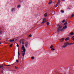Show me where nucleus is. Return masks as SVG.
Returning <instances> with one entry per match:
<instances>
[{
    "mask_svg": "<svg viewBox=\"0 0 74 74\" xmlns=\"http://www.w3.org/2000/svg\"><path fill=\"white\" fill-rule=\"evenodd\" d=\"M60 3V0H58V3Z\"/></svg>",
    "mask_w": 74,
    "mask_h": 74,
    "instance_id": "27",
    "label": "nucleus"
},
{
    "mask_svg": "<svg viewBox=\"0 0 74 74\" xmlns=\"http://www.w3.org/2000/svg\"><path fill=\"white\" fill-rule=\"evenodd\" d=\"M18 57L19 58V55H20V54L19 53V52L18 49Z\"/></svg>",
    "mask_w": 74,
    "mask_h": 74,
    "instance_id": "11",
    "label": "nucleus"
},
{
    "mask_svg": "<svg viewBox=\"0 0 74 74\" xmlns=\"http://www.w3.org/2000/svg\"><path fill=\"white\" fill-rule=\"evenodd\" d=\"M28 44H29L28 43V42H26L25 43V47H26L27 48V46H28Z\"/></svg>",
    "mask_w": 74,
    "mask_h": 74,
    "instance_id": "5",
    "label": "nucleus"
},
{
    "mask_svg": "<svg viewBox=\"0 0 74 74\" xmlns=\"http://www.w3.org/2000/svg\"><path fill=\"white\" fill-rule=\"evenodd\" d=\"M58 4H59V3H57L56 5V8L58 6Z\"/></svg>",
    "mask_w": 74,
    "mask_h": 74,
    "instance_id": "15",
    "label": "nucleus"
},
{
    "mask_svg": "<svg viewBox=\"0 0 74 74\" xmlns=\"http://www.w3.org/2000/svg\"><path fill=\"white\" fill-rule=\"evenodd\" d=\"M0 40H1V39H0Z\"/></svg>",
    "mask_w": 74,
    "mask_h": 74,
    "instance_id": "41",
    "label": "nucleus"
},
{
    "mask_svg": "<svg viewBox=\"0 0 74 74\" xmlns=\"http://www.w3.org/2000/svg\"><path fill=\"white\" fill-rule=\"evenodd\" d=\"M21 7V5H18L17 7V8H19V7Z\"/></svg>",
    "mask_w": 74,
    "mask_h": 74,
    "instance_id": "30",
    "label": "nucleus"
},
{
    "mask_svg": "<svg viewBox=\"0 0 74 74\" xmlns=\"http://www.w3.org/2000/svg\"><path fill=\"white\" fill-rule=\"evenodd\" d=\"M47 26H49V22H48L47 23Z\"/></svg>",
    "mask_w": 74,
    "mask_h": 74,
    "instance_id": "17",
    "label": "nucleus"
},
{
    "mask_svg": "<svg viewBox=\"0 0 74 74\" xmlns=\"http://www.w3.org/2000/svg\"><path fill=\"white\" fill-rule=\"evenodd\" d=\"M64 40V38H63L61 39L60 40V41L61 42H63V41Z\"/></svg>",
    "mask_w": 74,
    "mask_h": 74,
    "instance_id": "8",
    "label": "nucleus"
},
{
    "mask_svg": "<svg viewBox=\"0 0 74 74\" xmlns=\"http://www.w3.org/2000/svg\"><path fill=\"white\" fill-rule=\"evenodd\" d=\"M32 37V35H30L29 36V37Z\"/></svg>",
    "mask_w": 74,
    "mask_h": 74,
    "instance_id": "31",
    "label": "nucleus"
},
{
    "mask_svg": "<svg viewBox=\"0 0 74 74\" xmlns=\"http://www.w3.org/2000/svg\"><path fill=\"white\" fill-rule=\"evenodd\" d=\"M21 52L22 53H23V52H23V51H21Z\"/></svg>",
    "mask_w": 74,
    "mask_h": 74,
    "instance_id": "36",
    "label": "nucleus"
},
{
    "mask_svg": "<svg viewBox=\"0 0 74 74\" xmlns=\"http://www.w3.org/2000/svg\"><path fill=\"white\" fill-rule=\"evenodd\" d=\"M21 49L22 50H23L24 52V53H22V56H24L25 54V52H26V49H25V46L24 45H22V47H21Z\"/></svg>",
    "mask_w": 74,
    "mask_h": 74,
    "instance_id": "1",
    "label": "nucleus"
},
{
    "mask_svg": "<svg viewBox=\"0 0 74 74\" xmlns=\"http://www.w3.org/2000/svg\"><path fill=\"white\" fill-rule=\"evenodd\" d=\"M65 0H62V1H64Z\"/></svg>",
    "mask_w": 74,
    "mask_h": 74,
    "instance_id": "37",
    "label": "nucleus"
},
{
    "mask_svg": "<svg viewBox=\"0 0 74 74\" xmlns=\"http://www.w3.org/2000/svg\"><path fill=\"white\" fill-rule=\"evenodd\" d=\"M73 44H74V42H73Z\"/></svg>",
    "mask_w": 74,
    "mask_h": 74,
    "instance_id": "40",
    "label": "nucleus"
},
{
    "mask_svg": "<svg viewBox=\"0 0 74 74\" xmlns=\"http://www.w3.org/2000/svg\"><path fill=\"white\" fill-rule=\"evenodd\" d=\"M1 44V42H0V44Z\"/></svg>",
    "mask_w": 74,
    "mask_h": 74,
    "instance_id": "38",
    "label": "nucleus"
},
{
    "mask_svg": "<svg viewBox=\"0 0 74 74\" xmlns=\"http://www.w3.org/2000/svg\"><path fill=\"white\" fill-rule=\"evenodd\" d=\"M13 45L12 44H11V45H10V47H12V46Z\"/></svg>",
    "mask_w": 74,
    "mask_h": 74,
    "instance_id": "22",
    "label": "nucleus"
},
{
    "mask_svg": "<svg viewBox=\"0 0 74 74\" xmlns=\"http://www.w3.org/2000/svg\"><path fill=\"white\" fill-rule=\"evenodd\" d=\"M22 44H24V42H22Z\"/></svg>",
    "mask_w": 74,
    "mask_h": 74,
    "instance_id": "35",
    "label": "nucleus"
},
{
    "mask_svg": "<svg viewBox=\"0 0 74 74\" xmlns=\"http://www.w3.org/2000/svg\"><path fill=\"white\" fill-rule=\"evenodd\" d=\"M67 25H65L63 27V29H67Z\"/></svg>",
    "mask_w": 74,
    "mask_h": 74,
    "instance_id": "6",
    "label": "nucleus"
},
{
    "mask_svg": "<svg viewBox=\"0 0 74 74\" xmlns=\"http://www.w3.org/2000/svg\"><path fill=\"white\" fill-rule=\"evenodd\" d=\"M73 16H74V14H72L71 15V18H73Z\"/></svg>",
    "mask_w": 74,
    "mask_h": 74,
    "instance_id": "23",
    "label": "nucleus"
},
{
    "mask_svg": "<svg viewBox=\"0 0 74 74\" xmlns=\"http://www.w3.org/2000/svg\"><path fill=\"white\" fill-rule=\"evenodd\" d=\"M16 47H19V45H18V44H17V45H16Z\"/></svg>",
    "mask_w": 74,
    "mask_h": 74,
    "instance_id": "26",
    "label": "nucleus"
},
{
    "mask_svg": "<svg viewBox=\"0 0 74 74\" xmlns=\"http://www.w3.org/2000/svg\"><path fill=\"white\" fill-rule=\"evenodd\" d=\"M3 66H4V65L3 64H2L1 65H0V69H1V68H2L3 67Z\"/></svg>",
    "mask_w": 74,
    "mask_h": 74,
    "instance_id": "9",
    "label": "nucleus"
},
{
    "mask_svg": "<svg viewBox=\"0 0 74 74\" xmlns=\"http://www.w3.org/2000/svg\"><path fill=\"white\" fill-rule=\"evenodd\" d=\"M15 69H18V67H16V66H15Z\"/></svg>",
    "mask_w": 74,
    "mask_h": 74,
    "instance_id": "32",
    "label": "nucleus"
},
{
    "mask_svg": "<svg viewBox=\"0 0 74 74\" xmlns=\"http://www.w3.org/2000/svg\"><path fill=\"white\" fill-rule=\"evenodd\" d=\"M58 26H59L58 28V32L62 31V26L61 25L60 26V25H58Z\"/></svg>",
    "mask_w": 74,
    "mask_h": 74,
    "instance_id": "3",
    "label": "nucleus"
},
{
    "mask_svg": "<svg viewBox=\"0 0 74 74\" xmlns=\"http://www.w3.org/2000/svg\"><path fill=\"white\" fill-rule=\"evenodd\" d=\"M72 40L73 41H74V36H73V37H72Z\"/></svg>",
    "mask_w": 74,
    "mask_h": 74,
    "instance_id": "18",
    "label": "nucleus"
},
{
    "mask_svg": "<svg viewBox=\"0 0 74 74\" xmlns=\"http://www.w3.org/2000/svg\"><path fill=\"white\" fill-rule=\"evenodd\" d=\"M51 3H52V1H50L49 3V4H51Z\"/></svg>",
    "mask_w": 74,
    "mask_h": 74,
    "instance_id": "13",
    "label": "nucleus"
},
{
    "mask_svg": "<svg viewBox=\"0 0 74 74\" xmlns=\"http://www.w3.org/2000/svg\"><path fill=\"white\" fill-rule=\"evenodd\" d=\"M31 59L32 60H33L34 59V57H32L31 58Z\"/></svg>",
    "mask_w": 74,
    "mask_h": 74,
    "instance_id": "20",
    "label": "nucleus"
},
{
    "mask_svg": "<svg viewBox=\"0 0 74 74\" xmlns=\"http://www.w3.org/2000/svg\"><path fill=\"white\" fill-rule=\"evenodd\" d=\"M46 21H47V19H46V18H44L43 21V22L42 23L43 24L44 23H45V22H46Z\"/></svg>",
    "mask_w": 74,
    "mask_h": 74,
    "instance_id": "4",
    "label": "nucleus"
},
{
    "mask_svg": "<svg viewBox=\"0 0 74 74\" xmlns=\"http://www.w3.org/2000/svg\"><path fill=\"white\" fill-rule=\"evenodd\" d=\"M53 47V46L52 45H51L50 47V48H52Z\"/></svg>",
    "mask_w": 74,
    "mask_h": 74,
    "instance_id": "28",
    "label": "nucleus"
},
{
    "mask_svg": "<svg viewBox=\"0 0 74 74\" xmlns=\"http://www.w3.org/2000/svg\"><path fill=\"white\" fill-rule=\"evenodd\" d=\"M2 33V31H0V34H1Z\"/></svg>",
    "mask_w": 74,
    "mask_h": 74,
    "instance_id": "34",
    "label": "nucleus"
},
{
    "mask_svg": "<svg viewBox=\"0 0 74 74\" xmlns=\"http://www.w3.org/2000/svg\"><path fill=\"white\" fill-rule=\"evenodd\" d=\"M20 43H21V42H20Z\"/></svg>",
    "mask_w": 74,
    "mask_h": 74,
    "instance_id": "39",
    "label": "nucleus"
},
{
    "mask_svg": "<svg viewBox=\"0 0 74 74\" xmlns=\"http://www.w3.org/2000/svg\"><path fill=\"white\" fill-rule=\"evenodd\" d=\"M70 40V38L69 37H67L65 39V41H67V40Z\"/></svg>",
    "mask_w": 74,
    "mask_h": 74,
    "instance_id": "7",
    "label": "nucleus"
},
{
    "mask_svg": "<svg viewBox=\"0 0 74 74\" xmlns=\"http://www.w3.org/2000/svg\"><path fill=\"white\" fill-rule=\"evenodd\" d=\"M74 34V33H73V32H71L70 33V35H71V36H72V35H73Z\"/></svg>",
    "mask_w": 74,
    "mask_h": 74,
    "instance_id": "12",
    "label": "nucleus"
},
{
    "mask_svg": "<svg viewBox=\"0 0 74 74\" xmlns=\"http://www.w3.org/2000/svg\"><path fill=\"white\" fill-rule=\"evenodd\" d=\"M16 62H19V61H18V60H16Z\"/></svg>",
    "mask_w": 74,
    "mask_h": 74,
    "instance_id": "33",
    "label": "nucleus"
},
{
    "mask_svg": "<svg viewBox=\"0 0 74 74\" xmlns=\"http://www.w3.org/2000/svg\"><path fill=\"white\" fill-rule=\"evenodd\" d=\"M14 41H15V40H14V39H12V40H10V42H14Z\"/></svg>",
    "mask_w": 74,
    "mask_h": 74,
    "instance_id": "10",
    "label": "nucleus"
},
{
    "mask_svg": "<svg viewBox=\"0 0 74 74\" xmlns=\"http://www.w3.org/2000/svg\"><path fill=\"white\" fill-rule=\"evenodd\" d=\"M51 50H52V51H54L55 50V49H53V48H52L51 49Z\"/></svg>",
    "mask_w": 74,
    "mask_h": 74,
    "instance_id": "29",
    "label": "nucleus"
},
{
    "mask_svg": "<svg viewBox=\"0 0 74 74\" xmlns=\"http://www.w3.org/2000/svg\"><path fill=\"white\" fill-rule=\"evenodd\" d=\"M67 21L64 24V25H67Z\"/></svg>",
    "mask_w": 74,
    "mask_h": 74,
    "instance_id": "14",
    "label": "nucleus"
},
{
    "mask_svg": "<svg viewBox=\"0 0 74 74\" xmlns=\"http://www.w3.org/2000/svg\"><path fill=\"white\" fill-rule=\"evenodd\" d=\"M73 43H69V42H66L64 43V45H63L62 46V48H66L67 46V45H71V44H73Z\"/></svg>",
    "mask_w": 74,
    "mask_h": 74,
    "instance_id": "2",
    "label": "nucleus"
},
{
    "mask_svg": "<svg viewBox=\"0 0 74 74\" xmlns=\"http://www.w3.org/2000/svg\"><path fill=\"white\" fill-rule=\"evenodd\" d=\"M61 12H62V13H64V11L61 10Z\"/></svg>",
    "mask_w": 74,
    "mask_h": 74,
    "instance_id": "21",
    "label": "nucleus"
},
{
    "mask_svg": "<svg viewBox=\"0 0 74 74\" xmlns=\"http://www.w3.org/2000/svg\"><path fill=\"white\" fill-rule=\"evenodd\" d=\"M47 13H46V14H44V16H45V17H46V16H47Z\"/></svg>",
    "mask_w": 74,
    "mask_h": 74,
    "instance_id": "16",
    "label": "nucleus"
},
{
    "mask_svg": "<svg viewBox=\"0 0 74 74\" xmlns=\"http://www.w3.org/2000/svg\"><path fill=\"white\" fill-rule=\"evenodd\" d=\"M15 11V8H14L12 9V11Z\"/></svg>",
    "mask_w": 74,
    "mask_h": 74,
    "instance_id": "19",
    "label": "nucleus"
},
{
    "mask_svg": "<svg viewBox=\"0 0 74 74\" xmlns=\"http://www.w3.org/2000/svg\"><path fill=\"white\" fill-rule=\"evenodd\" d=\"M64 22H65V20H64L63 21H62V23H64Z\"/></svg>",
    "mask_w": 74,
    "mask_h": 74,
    "instance_id": "25",
    "label": "nucleus"
},
{
    "mask_svg": "<svg viewBox=\"0 0 74 74\" xmlns=\"http://www.w3.org/2000/svg\"><path fill=\"white\" fill-rule=\"evenodd\" d=\"M5 66H11V65H5Z\"/></svg>",
    "mask_w": 74,
    "mask_h": 74,
    "instance_id": "24",
    "label": "nucleus"
}]
</instances>
